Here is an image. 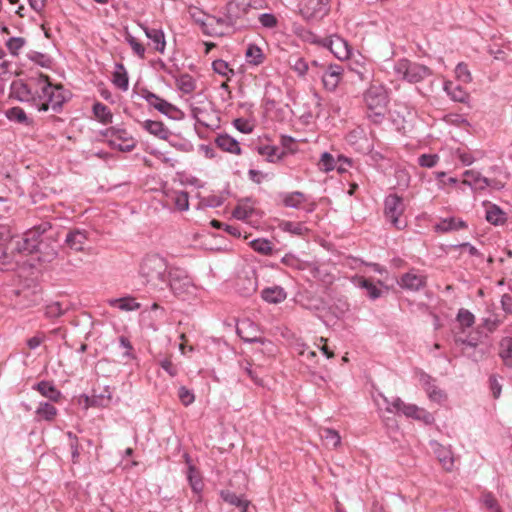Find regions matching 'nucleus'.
<instances>
[{
  "mask_svg": "<svg viewBox=\"0 0 512 512\" xmlns=\"http://www.w3.org/2000/svg\"><path fill=\"white\" fill-rule=\"evenodd\" d=\"M252 7L251 0H231L226 5L227 22L235 26L241 21Z\"/></svg>",
  "mask_w": 512,
  "mask_h": 512,
  "instance_id": "nucleus-10",
  "label": "nucleus"
},
{
  "mask_svg": "<svg viewBox=\"0 0 512 512\" xmlns=\"http://www.w3.org/2000/svg\"><path fill=\"white\" fill-rule=\"evenodd\" d=\"M66 309L62 307L60 302H52L45 307V316L47 318H57L62 316Z\"/></svg>",
  "mask_w": 512,
  "mask_h": 512,
  "instance_id": "nucleus-51",
  "label": "nucleus"
},
{
  "mask_svg": "<svg viewBox=\"0 0 512 512\" xmlns=\"http://www.w3.org/2000/svg\"><path fill=\"white\" fill-rule=\"evenodd\" d=\"M184 458L188 466L187 480L189 485L195 494L200 495L204 487L201 474L199 470L192 464L190 456L187 453L184 454ZM200 498L201 496H199V499Z\"/></svg>",
  "mask_w": 512,
  "mask_h": 512,
  "instance_id": "nucleus-16",
  "label": "nucleus"
},
{
  "mask_svg": "<svg viewBox=\"0 0 512 512\" xmlns=\"http://www.w3.org/2000/svg\"><path fill=\"white\" fill-rule=\"evenodd\" d=\"M166 279L168 280L167 288L169 287L173 294L178 297L190 294L194 288L190 277L184 270L179 268H170Z\"/></svg>",
  "mask_w": 512,
  "mask_h": 512,
  "instance_id": "nucleus-5",
  "label": "nucleus"
},
{
  "mask_svg": "<svg viewBox=\"0 0 512 512\" xmlns=\"http://www.w3.org/2000/svg\"><path fill=\"white\" fill-rule=\"evenodd\" d=\"M160 366L165 370L171 377H175L178 374V368L169 359H164L160 362Z\"/></svg>",
  "mask_w": 512,
  "mask_h": 512,
  "instance_id": "nucleus-63",
  "label": "nucleus"
},
{
  "mask_svg": "<svg viewBox=\"0 0 512 512\" xmlns=\"http://www.w3.org/2000/svg\"><path fill=\"white\" fill-rule=\"evenodd\" d=\"M156 110L173 120H180L184 116V113L178 107L169 103L165 99L159 103Z\"/></svg>",
  "mask_w": 512,
  "mask_h": 512,
  "instance_id": "nucleus-32",
  "label": "nucleus"
},
{
  "mask_svg": "<svg viewBox=\"0 0 512 512\" xmlns=\"http://www.w3.org/2000/svg\"><path fill=\"white\" fill-rule=\"evenodd\" d=\"M457 321L464 327H471L475 322L474 315L467 309L461 308L457 314Z\"/></svg>",
  "mask_w": 512,
  "mask_h": 512,
  "instance_id": "nucleus-49",
  "label": "nucleus"
},
{
  "mask_svg": "<svg viewBox=\"0 0 512 512\" xmlns=\"http://www.w3.org/2000/svg\"><path fill=\"white\" fill-rule=\"evenodd\" d=\"M211 225L217 229H224L228 234H230L236 238H239L241 236V231H240L239 227H237V226L228 225V224L222 223L218 220H212Z\"/></svg>",
  "mask_w": 512,
  "mask_h": 512,
  "instance_id": "nucleus-53",
  "label": "nucleus"
},
{
  "mask_svg": "<svg viewBox=\"0 0 512 512\" xmlns=\"http://www.w3.org/2000/svg\"><path fill=\"white\" fill-rule=\"evenodd\" d=\"M465 228H467L466 222L455 217L443 218L434 226L435 231L440 233H447Z\"/></svg>",
  "mask_w": 512,
  "mask_h": 512,
  "instance_id": "nucleus-20",
  "label": "nucleus"
},
{
  "mask_svg": "<svg viewBox=\"0 0 512 512\" xmlns=\"http://www.w3.org/2000/svg\"><path fill=\"white\" fill-rule=\"evenodd\" d=\"M238 292L245 296H251L257 290V281L255 278H240L237 282Z\"/></svg>",
  "mask_w": 512,
  "mask_h": 512,
  "instance_id": "nucleus-36",
  "label": "nucleus"
},
{
  "mask_svg": "<svg viewBox=\"0 0 512 512\" xmlns=\"http://www.w3.org/2000/svg\"><path fill=\"white\" fill-rule=\"evenodd\" d=\"M156 110L173 120H180L184 116V113L178 107L169 103L165 99L159 103Z\"/></svg>",
  "mask_w": 512,
  "mask_h": 512,
  "instance_id": "nucleus-31",
  "label": "nucleus"
},
{
  "mask_svg": "<svg viewBox=\"0 0 512 512\" xmlns=\"http://www.w3.org/2000/svg\"><path fill=\"white\" fill-rule=\"evenodd\" d=\"M386 110H367V117L374 124H381L385 119Z\"/></svg>",
  "mask_w": 512,
  "mask_h": 512,
  "instance_id": "nucleus-60",
  "label": "nucleus"
},
{
  "mask_svg": "<svg viewBox=\"0 0 512 512\" xmlns=\"http://www.w3.org/2000/svg\"><path fill=\"white\" fill-rule=\"evenodd\" d=\"M396 75L410 83H418L431 75V70L419 63L408 59H400L394 65Z\"/></svg>",
  "mask_w": 512,
  "mask_h": 512,
  "instance_id": "nucleus-4",
  "label": "nucleus"
},
{
  "mask_svg": "<svg viewBox=\"0 0 512 512\" xmlns=\"http://www.w3.org/2000/svg\"><path fill=\"white\" fill-rule=\"evenodd\" d=\"M504 215V212L497 205H491L486 211V220L493 225H498L505 222Z\"/></svg>",
  "mask_w": 512,
  "mask_h": 512,
  "instance_id": "nucleus-40",
  "label": "nucleus"
},
{
  "mask_svg": "<svg viewBox=\"0 0 512 512\" xmlns=\"http://www.w3.org/2000/svg\"><path fill=\"white\" fill-rule=\"evenodd\" d=\"M258 153L262 156H267V160L269 162H274L275 158L277 160H279L285 155L284 152L279 153V148H277L276 146H270V145H265V146L259 147Z\"/></svg>",
  "mask_w": 512,
  "mask_h": 512,
  "instance_id": "nucleus-43",
  "label": "nucleus"
},
{
  "mask_svg": "<svg viewBox=\"0 0 512 512\" xmlns=\"http://www.w3.org/2000/svg\"><path fill=\"white\" fill-rule=\"evenodd\" d=\"M141 96L146 100V102L150 106H152L155 109H157L159 103H161V101L163 100L161 97L147 89L142 90Z\"/></svg>",
  "mask_w": 512,
  "mask_h": 512,
  "instance_id": "nucleus-59",
  "label": "nucleus"
},
{
  "mask_svg": "<svg viewBox=\"0 0 512 512\" xmlns=\"http://www.w3.org/2000/svg\"><path fill=\"white\" fill-rule=\"evenodd\" d=\"M420 382L431 401L441 403L446 400L445 392L435 385V379L429 374L421 373Z\"/></svg>",
  "mask_w": 512,
  "mask_h": 512,
  "instance_id": "nucleus-14",
  "label": "nucleus"
},
{
  "mask_svg": "<svg viewBox=\"0 0 512 512\" xmlns=\"http://www.w3.org/2000/svg\"><path fill=\"white\" fill-rule=\"evenodd\" d=\"M455 73H456L457 79L464 83H469L472 81L471 73L468 69L467 64H465V63H459L456 66Z\"/></svg>",
  "mask_w": 512,
  "mask_h": 512,
  "instance_id": "nucleus-54",
  "label": "nucleus"
},
{
  "mask_svg": "<svg viewBox=\"0 0 512 512\" xmlns=\"http://www.w3.org/2000/svg\"><path fill=\"white\" fill-rule=\"evenodd\" d=\"M31 81L35 82L40 89L38 94V110L47 111L51 108L55 112L60 111L67 100V93L63 86L53 85L49 81V77L42 73L36 78H32Z\"/></svg>",
  "mask_w": 512,
  "mask_h": 512,
  "instance_id": "nucleus-3",
  "label": "nucleus"
},
{
  "mask_svg": "<svg viewBox=\"0 0 512 512\" xmlns=\"http://www.w3.org/2000/svg\"><path fill=\"white\" fill-rule=\"evenodd\" d=\"M321 437L326 442L327 445H330L333 448L338 447L341 443V437H340L339 433L334 429H330V428L323 429L322 433H321Z\"/></svg>",
  "mask_w": 512,
  "mask_h": 512,
  "instance_id": "nucleus-42",
  "label": "nucleus"
},
{
  "mask_svg": "<svg viewBox=\"0 0 512 512\" xmlns=\"http://www.w3.org/2000/svg\"><path fill=\"white\" fill-rule=\"evenodd\" d=\"M11 300L15 308L23 310L38 305L42 297L38 285L35 284L33 286H24L21 289H14Z\"/></svg>",
  "mask_w": 512,
  "mask_h": 512,
  "instance_id": "nucleus-6",
  "label": "nucleus"
},
{
  "mask_svg": "<svg viewBox=\"0 0 512 512\" xmlns=\"http://www.w3.org/2000/svg\"><path fill=\"white\" fill-rule=\"evenodd\" d=\"M146 37L151 41L154 46V49L163 54L166 49V40L165 34L161 28L149 27L146 25H141Z\"/></svg>",
  "mask_w": 512,
  "mask_h": 512,
  "instance_id": "nucleus-18",
  "label": "nucleus"
},
{
  "mask_svg": "<svg viewBox=\"0 0 512 512\" xmlns=\"http://www.w3.org/2000/svg\"><path fill=\"white\" fill-rule=\"evenodd\" d=\"M435 453L437 454V457L440 463L443 465V467L446 470H451L454 463L451 452L444 447H440L439 449L436 450Z\"/></svg>",
  "mask_w": 512,
  "mask_h": 512,
  "instance_id": "nucleus-46",
  "label": "nucleus"
},
{
  "mask_svg": "<svg viewBox=\"0 0 512 512\" xmlns=\"http://www.w3.org/2000/svg\"><path fill=\"white\" fill-rule=\"evenodd\" d=\"M6 117L10 121L25 124L27 126L32 124V120L29 119L25 111L20 107H12L6 111Z\"/></svg>",
  "mask_w": 512,
  "mask_h": 512,
  "instance_id": "nucleus-37",
  "label": "nucleus"
},
{
  "mask_svg": "<svg viewBox=\"0 0 512 512\" xmlns=\"http://www.w3.org/2000/svg\"><path fill=\"white\" fill-rule=\"evenodd\" d=\"M49 229H51V224L49 222H42L27 230L21 240L17 242L15 249L19 253L25 254L40 253L43 257H39V260L51 261L56 257L57 252L54 247H50L49 244L41 238Z\"/></svg>",
  "mask_w": 512,
  "mask_h": 512,
  "instance_id": "nucleus-2",
  "label": "nucleus"
},
{
  "mask_svg": "<svg viewBox=\"0 0 512 512\" xmlns=\"http://www.w3.org/2000/svg\"><path fill=\"white\" fill-rule=\"evenodd\" d=\"M292 69L298 73L299 76H304L308 71V63L304 58L296 57L294 63L291 64Z\"/></svg>",
  "mask_w": 512,
  "mask_h": 512,
  "instance_id": "nucleus-58",
  "label": "nucleus"
},
{
  "mask_svg": "<svg viewBox=\"0 0 512 512\" xmlns=\"http://www.w3.org/2000/svg\"><path fill=\"white\" fill-rule=\"evenodd\" d=\"M482 502L490 510L495 511L496 509H499L496 498L490 492L483 494Z\"/></svg>",
  "mask_w": 512,
  "mask_h": 512,
  "instance_id": "nucleus-62",
  "label": "nucleus"
},
{
  "mask_svg": "<svg viewBox=\"0 0 512 512\" xmlns=\"http://www.w3.org/2000/svg\"><path fill=\"white\" fill-rule=\"evenodd\" d=\"M499 357L503 364L512 368V337H504L499 343Z\"/></svg>",
  "mask_w": 512,
  "mask_h": 512,
  "instance_id": "nucleus-29",
  "label": "nucleus"
},
{
  "mask_svg": "<svg viewBox=\"0 0 512 512\" xmlns=\"http://www.w3.org/2000/svg\"><path fill=\"white\" fill-rule=\"evenodd\" d=\"M169 270L166 258L158 253H150L141 260L138 272L149 290L163 291L167 288Z\"/></svg>",
  "mask_w": 512,
  "mask_h": 512,
  "instance_id": "nucleus-1",
  "label": "nucleus"
},
{
  "mask_svg": "<svg viewBox=\"0 0 512 512\" xmlns=\"http://www.w3.org/2000/svg\"><path fill=\"white\" fill-rule=\"evenodd\" d=\"M108 304L122 311H135L140 308V303H138L132 296L110 299L108 300Z\"/></svg>",
  "mask_w": 512,
  "mask_h": 512,
  "instance_id": "nucleus-28",
  "label": "nucleus"
},
{
  "mask_svg": "<svg viewBox=\"0 0 512 512\" xmlns=\"http://www.w3.org/2000/svg\"><path fill=\"white\" fill-rule=\"evenodd\" d=\"M398 284L403 289L415 292L423 289L427 285V277L415 271H409L401 276Z\"/></svg>",
  "mask_w": 512,
  "mask_h": 512,
  "instance_id": "nucleus-13",
  "label": "nucleus"
},
{
  "mask_svg": "<svg viewBox=\"0 0 512 512\" xmlns=\"http://www.w3.org/2000/svg\"><path fill=\"white\" fill-rule=\"evenodd\" d=\"M404 210L403 200L397 194H390L384 201V215L397 229H402L405 223L400 220Z\"/></svg>",
  "mask_w": 512,
  "mask_h": 512,
  "instance_id": "nucleus-8",
  "label": "nucleus"
},
{
  "mask_svg": "<svg viewBox=\"0 0 512 512\" xmlns=\"http://www.w3.org/2000/svg\"><path fill=\"white\" fill-rule=\"evenodd\" d=\"M32 78L29 79V82L14 80L10 86V95L20 102H32L37 106L40 90L33 91V86H37V84L31 81Z\"/></svg>",
  "mask_w": 512,
  "mask_h": 512,
  "instance_id": "nucleus-7",
  "label": "nucleus"
},
{
  "mask_svg": "<svg viewBox=\"0 0 512 512\" xmlns=\"http://www.w3.org/2000/svg\"><path fill=\"white\" fill-rule=\"evenodd\" d=\"M344 69L338 64L328 65L322 75V83L327 91L333 92L338 87L343 77Z\"/></svg>",
  "mask_w": 512,
  "mask_h": 512,
  "instance_id": "nucleus-12",
  "label": "nucleus"
},
{
  "mask_svg": "<svg viewBox=\"0 0 512 512\" xmlns=\"http://www.w3.org/2000/svg\"><path fill=\"white\" fill-rule=\"evenodd\" d=\"M215 144L218 148L225 152H229L235 155L241 154L239 142L228 134L218 135L215 139Z\"/></svg>",
  "mask_w": 512,
  "mask_h": 512,
  "instance_id": "nucleus-24",
  "label": "nucleus"
},
{
  "mask_svg": "<svg viewBox=\"0 0 512 512\" xmlns=\"http://www.w3.org/2000/svg\"><path fill=\"white\" fill-rule=\"evenodd\" d=\"M353 283L357 287L365 289L367 291V295L372 300H376L381 296V290L372 281L362 276L354 277Z\"/></svg>",
  "mask_w": 512,
  "mask_h": 512,
  "instance_id": "nucleus-27",
  "label": "nucleus"
},
{
  "mask_svg": "<svg viewBox=\"0 0 512 512\" xmlns=\"http://www.w3.org/2000/svg\"><path fill=\"white\" fill-rule=\"evenodd\" d=\"M261 297L267 303L278 304L286 299L287 293L282 287L273 286L263 289L261 291Z\"/></svg>",
  "mask_w": 512,
  "mask_h": 512,
  "instance_id": "nucleus-25",
  "label": "nucleus"
},
{
  "mask_svg": "<svg viewBox=\"0 0 512 512\" xmlns=\"http://www.w3.org/2000/svg\"><path fill=\"white\" fill-rule=\"evenodd\" d=\"M252 249L262 255H270L272 253V243L263 238L254 239L250 242Z\"/></svg>",
  "mask_w": 512,
  "mask_h": 512,
  "instance_id": "nucleus-41",
  "label": "nucleus"
},
{
  "mask_svg": "<svg viewBox=\"0 0 512 512\" xmlns=\"http://www.w3.org/2000/svg\"><path fill=\"white\" fill-rule=\"evenodd\" d=\"M33 389L52 402H59L62 397L61 391L50 381H40L33 386Z\"/></svg>",
  "mask_w": 512,
  "mask_h": 512,
  "instance_id": "nucleus-22",
  "label": "nucleus"
},
{
  "mask_svg": "<svg viewBox=\"0 0 512 512\" xmlns=\"http://www.w3.org/2000/svg\"><path fill=\"white\" fill-rule=\"evenodd\" d=\"M367 110H387L388 94L381 85H371L364 94Z\"/></svg>",
  "mask_w": 512,
  "mask_h": 512,
  "instance_id": "nucleus-9",
  "label": "nucleus"
},
{
  "mask_svg": "<svg viewBox=\"0 0 512 512\" xmlns=\"http://www.w3.org/2000/svg\"><path fill=\"white\" fill-rule=\"evenodd\" d=\"M336 164H337V160L334 159L332 154H330L328 152H324V153H322V155L320 157L318 166H319L320 170H322L324 172H330L335 169Z\"/></svg>",
  "mask_w": 512,
  "mask_h": 512,
  "instance_id": "nucleus-44",
  "label": "nucleus"
},
{
  "mask_svg": "<svg viewBox=\"0 0 512 512\" xmlns=\"http://www.w3.org/2000/svg\"><path fill=\"white\" fill-rule=\"evenodd\" d=\"M321 44L340 60L348 59L350 56L349 44L340 36L334 35L324 38L321 40Z\"/></svg>",
  "mask_w": 512,
  "mask_h": 512,
  "instance_id": "nucleus-11",
  "label": "nucleus"
},
{
  "mask_svg": "<svg viewBox=\"0 0 512 512\" xmlns=\"http://www.w3.org/2000/svg\"><path fill=\"white\" fill-rule=\"evenodd\" d=\"M93 114L94 116L102 123V124H110L112 123L113 115L110 109L102 104L101 102H96L93 105Z\"/></svg>",
  "mask_w": 512,
  "mask_h": 512,
  "instance_id": "nucleus-35",
  "label": "nucleus"
},
{
  "mask_svg": "<svg viewBox=\"0 0 512 512\" xmlns=\"http://www.w3.org/2000/svg\"><path fill=\"white\" fill-rule=\"evenodd\" d=\"M113 84L119 89L126 91L129 86L127 71L122 63L116 64V70L113 73Z\"/></svg>",
  "mask_w": 512,
  "mask_h": 512,
  "instance_id": "nucleus-30",
  "label": "nucleus"
},
{
  "mask_svg": "<svg viewBox=\"0 0 512 512\" xmlns=\"http://www.w3.org/2000/svg\"><path fill=\"white\" fill-rule=\"evenodd\" d=\"M464 179L462 183L468 185L473 190H485L487 188V177L481 175L480 172L475 170H466L463 173Z\"/></svg>",
  "mask_w": 512,
  "mask_h": 512,
  "instance_id": "nucleus-19",
  "label": "nucleus"
},
{
  "mask_svg": "<svg viewBox=\"0 0 512 512\" xmlns=\"http://www.w3.org/2000/svg\"><path fill=\"white\" fill-rule=\"evenodd\" d=\"M438 160L439 157L436 154H423L419 157L418 163L422 167L432 168L437 164Z\"/></svg>",
  "mask_w": 512,
  "mask_h": 512,
  "instance_id": "nucleus-57",
  "label": "nucleus"
},
{
  "mask_svg": "<svg viewBox=\"0 0 512 512\" xmlns=\"http://www.w3.org/2000/svg\"><path fill=\"white\" fill-rule=\"evenodd\" d=\"M444 90L455 102L465 103L469 98L467 91L452 81H446L444 83Z\"/></svg>",
  "mask_w": 512,
  "mask_h": 512,
  "instance_id": "nucleus-26",
  "label": "nucleus"
},
{
  "mask_svg": "<svg viewBox=\"0 0 512 512\" xmlns=\"http://www.w3.org/2000/svg\"><path fill=\"white\" fill-rule=\"evenodd\" d=\"M220 496L226 503L237 506L240 509L244 507L245 504H250V501L240 498L236 493L230 490H221Z\"/></svg>",
  "mask_w": 512,
  "mask_h": 512,
  "instance_id": "nucleus-39",
  "label": "nucleus"
},
{
  "mask_svg": "<svg viewBox=\"0 0 512 512\" xmlns=\"http://www.w3.org/2000/svg\"><path fill=\"white\" fill-rule=\"evenodd\" d=\"M384 401L387 403L386 410L389 412L397 411L402 412L406 417L416 419L421 413V408L415 404H406L400 398H395L392 402H388L386 398Z\"/></svg>",
  "mask_w": 512,
  "mask_h": 512,
  "instance_id": "nucleus-15",
  "label": "nucleus"
},
{
  "mask_svg": "<svg viewBox=\"0 0 512 512\" xmlns=\"http://www.w3.org/2000/svg\"><path fill=\"white\" fill-rule=\"evenodd\" d=\"M142 127L151 135L161 139L168 140L171 131L161 121L146 120L142 123Z\"/></svg>",
  "mask_w": 512,
  "mask_h": 512,
  "instance_id": "nucleus-21",
  "label": "nucleus"
},
{
  "mask_svg": "<svg viewBox=\"0 0 512 512\" xmlns=\"http://www.w3.org/2000/svg\"><path fill=\"white\" fill-rule=\"evenodd\" d=\"M25 42V39L22 37H11L7 40L6 47L12 55H17Z\"/></svg>",
  "mask_w": 512,
  "mask_h": 512,
  "instance_id": "nucleus-52",
  "label": "nucleus"
},
{
  "mask_svg": "<svg viewBox=\"0 0 512 512\" xmlns=\"http://www.w3.org/2000/svg\"><path fill=\"white\" fill-rule=\"evenodd\" d=\"M176 85L178 89L185 94H189L196 89V82L194 78L187 73L181 74L176 79Z\"/></svg>",
  "mask_w": 512,
  "mask_h": 512,
  "instance_id": "nucleus-38",
  "label": "nucleus"
},
{
  "mask_svg": "<svg viewBox=\"0 0 512 512\" xmlns=\"http://www.w3.org/2000/svg\"><path fill=\"white\" fill-rule=\"evenodd\" d=\"M243 369L255 384L263 386V380L258 376L257 370L253 369L249 362L246 363V366H243Z\"/></svg>",
  "mask_w": 512,
  "mask_h": 512,
  "instance_id": "nucleus-61",
  "label": "nucleus"
},
{
  "mask_svg": "<svg viewBox=\"0 0 512 512\" xmlns=\"http://www.w3.org/2000/svg\"><path fill=\"white\" fill-rule=\"evenodd\" d=\"M178 397L184 406H189L195 400L194 393L191 390L187 389L185 386H181L178 389Z\"/></svg>",
  "mask_w": 512,
  "mask_h": 512,
  "instance_id": "nucleus-55",
  "label": "nucleus"
},
{
  "mask_svg": "<svg viewBox=\"0 0 512 512\" xmlns=\"http://www.w3.org/2000/svg\"><path fill=\"white\" fill-rule=\"evenodd\" d=\"M281 204L287 208L301 209L307 203V196L301 191L281 192L278 194Z\"/></svg>",
  "mask_w": 512,
  "mask_h": 512,
  "instance_id": "nucleus-17",
  "label": "nucleus"
},
{
  "mask_svg": "<svg viewBox=\"0 0 512 512\" xmlns=\"http://www.w3.org/2000/svg\"><path fill=\"white\" fill-rule=\"evenodd\" d=\"M35 413L38 420L53 421L57 415V409L48 402H40Z\"/></svg>",
  "mask_w": 512,
  "mask_h": 512,
  "instance_id": "nucleus-33",
  "label": "nucleus"
},
{
  "mask_svg": "<svg viewBox=\"0 0 512 512\" xmlns=\"http://www.w3.org/2000/svg\"><path fill=\"white\" fill-rule=\"evenodd\" d=\"M28 58L44 68H50L52 64L51 58L48 55L41 52L31 51L28 53Z\"/></svg>",
  "mask_w": 512,
  "mask_h": 512,
  "instance_id": "nucleus-47",
  "label": "nucleus"
},
{
  "mask_svg": "<svg viewBox=\"0 0 512 512\" xmlns=\"http://www.w3.org/2000/svg\"><path fill=\"white\" fill-rule=\"evenodd\" d=\"M86 241H87L86 232L81 231L79 229L69 231L65 238L66 245L70 249H72L76 252L83 250V247H84V244L86 243Z\"/></svg>",
  "mask_w": 512,
  "mask_h": 512,
  "instance_id": "nucleus-23",
  "label": "nucleus"
},
{
  "mask_svg": "<svg viewBox=\"0 0 512 512\" xmlns=\"http://www.w3.org/2000/svg\"><path fill=\"white\" fill-rule=\"evenodd\" d=\"M126 41L130 45L133 52L140 58H145V47L142 43H140L135 37H133L131 34H127L125 37Z\"/></svg>",
  "mask_w": 512,
  "mask_h": 512,
  "instance_id": "nucleus-50",
  "label": "nucleus"
},
{
  "mask_svg": "<svg viewBox=\"0 0 512 512\" xmlns=\"http://www.w3.org/2000/svg\"><path fill=\"white\" fill-rule=\"evenodd\" d=\"M258 19H259V22L261 23V25L265 28L272 29V28H275L278 24V20H277L276 16L272 13L260 14Z\"/></svg>",
  "mask_w": 512,
  "mask_h": 512,
  "instance_id": "nucleus-56",
  "label": "nucleus"
},
{
  "mask_svg": "<svg viewBox=\"0 0 512 512\" xmlns=\"http://www.w3.org/2000/svg\"><path fill=\"white\" fill-rule=\"evenodd\" d=\"M246 61L252 65H260L264 62L265 56L262 50L255 44H249L245 52Z\"/></svg>",
  "mask_w": 512,
  "mask_h": 512,
  "instance_id": "nucleus-34",
  "label": "nucleus"
},
{
  "mask_svg": "<svg viewBox=\"0 0 512 512\" xmlns=\"http://www.w3.org/2000/svg\"><path fill=\"white\" fill-rule=\"evenodd\" d=\"M234 126L236 127L237 130L245 134L251 133L253 130L250 123L242 118L235 119Z\"/></svg>",
  "mask_w": 512,
  "mask_h": 512,
  "instance_id": "nucleus-64",
  "label": "nucleus"
},
{
  "mask_svg": "<svg viewBox=\"0 0 512 512\" xmlns=\"http://www.w3.org/2000/svg\"><path fill=\"white\" fill-rule=\"evenodd\" d=\"M330 0H308L307 6L309 9L313 10L314 13H319L325 15L329 12Z\"/></svg>",
  "mask_w": 512,
  "mask_h": 512,
  "instance_id": "nucleus-45",
  "label": "nucleus"
},
{
  "mask_svg": "<svg viewBox=\"0 0 512 512\" xmlns=\"http://www.w3.org/2000/svg\"><path fill=\"white\" fill-rule=\"evenodd\" d=\"M212 69L215 73L224 77H228L229 74L234 75V70L230 68L229 64L222 59L214 60L212 62Z\"/></svg>",
  "mask_w": 512,
  "mask_h": 512,
  "instance_id": "nucleus-48",
  "label": "nucleus"
}]
</instances>
